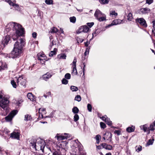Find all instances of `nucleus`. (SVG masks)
I'll return each mask as SVG.
<instances>
[{
    "instance_id": "14",
    "label": "nucleus",
    "mask_w": 155,
    "mask_h": 155,
    "mask_svg": "<svg viewBox=\"0 0 155 155\" xmlns=\"http://www.w3.org/2000/svg\"><path fill=\"white\" fill-rule=\"evenodd\" d=\"M122 22V20L120 19H116L114 20L110 25H108V27H110L113 25L120 24Z\"/></svg>"
},
{
    "instance_id": "7",
    "label": "nucleus",
    "mask_w": 155,
    "mask_h": 155,
    "mask_svg": "<svg viewBox=\"0 0 155 155\" xmlns=\"http://www.w3.org/2000/svg\"><path fill=\"white\" fill-rule=\"evenodd\" d=\"M26 82L25 78L22 76H19L17 80V83L18 85L25 86Z\"/></svg>"
},
{
    "instance_id": "44",
    "label": "nucleus",
    "mask_w": 155,
    "mask_h": 155,
    "mask_svg": "<svg viewBox=\"0 0 155 155\" xmlns=\"http://www.w3.org/2000/svg\"><path fill=\"white\" fill-rule=\"evenodd\" d=\"M79 119V116L77 114H75L74 115V121L75 122H76Z\"/></svg>"
},
{
    "instance_id": "17",
    "label": "nucleus",
    "mask_w": 155,
    "mask_h": 155,
    "mask_svg": "<svg viewBox=\"0 0 155 155\" xmlns=\"http://www.w3.org/2000/svg\"><path fill=\"white\" fill-rule=\"evenodd\" d=\"M101 145L103 148L106 150H111L112 149V147L111 146L107 145L105 143H102Z\"/></svg>"
},
{
    "instance_id": "22",
    "label": "nucleus",
    "mask_w": 155,
    "mask_h": 155,
    "mask_svg": "<svg viewBox=\"0 0 155 155\" xmlns=\"http://www.w3.org/2000/svg\"><path fill=\"white\" fill-rule=\"evenodd\" d=\"M66 55L64 54H61L57 55V58L58 59H65L66 58Z\"/></svg>"
},
{
    "instance_id": "8",
    "label": "nucleus",
    "mask_w": 155,
    "mask_h": 155,
    "mask_svg": "<svg viewBox=\"0 0 155 155\" xmlns=\"http://www.w3.org/2000/svg\"><path fill=\"white\" fill-rule=\"evenodd\" d=\"M10 40V36L8 35H7L3 38L2 41V45L3 46L2 49L5 47V45H7Z\"/></svg>"
},
{
    "instance_id": "30",
    "label": "nucleus",
    "mask_w": 155,
    "mask_h": 155,
    "mask_svg": "<svg viewBox=\"0 0 155 155\" xmlns=\"http://www.w3.org/2000/svg\"><path fill=\"white\" fill-rule=\"evenodd\" d=\"M127 19L129 21H131L132 19L133 18L132 14L130 12L127 16Z\"/></svg>"
},
{
    "instance_id": "36",
    "label": "nucleus",
    "mask_w": 155,
    "mask_h": 155,
    "mask_svg": "<svg viewBox=\"0 0 155 155\" xmlns=\"http://www.w3.org/2000/svg\"><path fill=\"white\" fill-rule=\"evenodd\" d=\"M83 28L84 29V32H87L89 30V28L86 25L83 26Z\"/></svg>"
},
{
    "instance_id": "43",
    "label": "nucleus",
    "mask_w": 155,
    "mask_h": 155,
    "mask_svg": "<svg viewBox=\"0 0 155 155\" xmlns=\"http://www.w3.org/2000/svg\"><path fill=\"white\" fill-rule=\"evenodd\" d=\"M71 77V75L69 73L66 74L64 76L65 78L68 79H70Z\"/></svg>"
},
{
    "instance_id": "39",
    "label": "nucleus",
    "mask_w": 155,
    "mask_h": 155,
    "mask_svg": "<svg viewBox=\"0 0 155 155\" xmlns=\"http://www.w3.org/2000/svg\"><path fill=\"white\" fill-rule=\"evenodd\" d=\"M76 62L77 60L75 58L73 60V62L72 63V68H76Z\"/></svg>"
},
{
    "instance_id": "62",
    "label": "nucleus",
    "mask_w": 155,
    "mask_h": 155,
    "mask_svg": "<svg viewBox=\"0 0 155 155\" xmlns=\"http://www.w3.org/2000/svg\"><path fill=\"white\" fill-rule=\"evenodd\" d=\"M60 31H61V33L62 34H64V32L63 29L62 28H60Z\"/></svg>"
},
{
    "instance_id": "4",
    "label": "nucleus",
    "mask_w": 155,
    "mask_h": 155,
    "mask_svg": "<svg viewBox=\"0 0 155 155\" xmlns=\"http://www.w3.org/2000/svg\"><path fill=\"white\" fill-rule=\"evenodd\" d=\"M95 17L100 21H103L106 20V15L102 13L99 9H97L94 14Z\"/></svg>"
},
{
    "instance_id": "21",
    "label": "nucleus",
    "mask_w": 155,
    "mask_h": 155,
    "mask_svg": "<svg viewBox=\"0 0 155 155\" xmlns=\"http://www.w3.org/2000/svg\"><path fill=\"white\" fill-rule=\"evenodd\" d=\"M58 49L57 48H54L53 51H52L49 53V55L50 57H52L54 55H56L57 51Z\"/></svg>"
},
{
    "instance_id": "55",
    "label": "nucleus",
    "mask_w": 155,
    "mask_h": 155,
    "mask_svg": "<svg viewBox=\"0 0 155 155\" xmlns=\"http://www.w3.org/2000/svg\"><path fill=\"white\" fill-rule=\"evenodd\" d=\"M32 37L34 38H36L37 35V33L35 32H34L32 33Z\"/></svg>"
},
{
    "instance_id": "61",
    "label": "nucleus",
    "mask_w": 155,
    "mask_h": 155,
    "mask_svg": "<svg viewBox=\"0 0 155 155\" xmlns=\"http://www.w3.org/2000/svg\"><path fill=\"white\" fill-rule=\"evenodd\" d=\"M89 44V43H88L87 41L84 42L85 45L86 47L88 46Z\"/></svg>"
},
{
    "instance_id": "13",
    "label": "nucleus",
    "mask_w": 155,
    "mask_h": 155,
    "mask_svg": "<svg viewBox=\"0 0 155 155\" xmlns=\"http://www.w3.org/2000/svg\"><path fill=\"white\" fill-rule=\"evenodd\" d=\"M39 116L43 118L44 117V115L46 114L45 108H40L39 110Z\"/></svg>"
},
{
    "instance_id": "2",
    "label": "nucleus",
    "mask_w": 155,
    "mask_h": 155,
    "mask_svg": "<svg viewBox=\"0 0 155 155\" xmlns=\"http://www.w3.org/2000/svg\"><path fill=\"white\" fill-rule=\"evenodd\" d=\"M30 146H32L36 150L37 149L38 150H41L44 153L45 143L43 140L41 139H38L36 140L32 139L31 140Z\"/></svg>"
},
{
    "instance_id": "33",
    "label": "nucleus",
    "mask_w": 155,
    "mask_h": 155,
    "mask_svg": "<svg viewBox=\"0 0 155 155\" xmlns=\"http://www.w3.org/2000/svg\"><path fill=\"white\" fill-rule=\"evenodd\" d=\"M83 28V26L80 27L79 28V29L77 30V32H76L77 33V34H79L82 32H84V29Z\"/></svg>"
},
{
    "instance_id": "50",
    "label": "nucleus",
    "mask_w": 155,
    "mask_h": 155,
    "mask_svg": "<svg viewBox=\"0 0 155 155\" xmlns=\"http://www.w3.org/2000/svg\"><path fill=\"white\" fill-rule=\"evenodd\" d=\"M96 138L97 141V143H98L99 141L101 138V136L99 135H97L96 136Z\"/></svg>"
},
{
    "instance_id": "3",
    "label": "nucleus",
    "mask_w": 155,
    "mask_h": 155,
    "mask_svg": "<svg viewBox=\"0 0 155 155\" xmlns=\"http://www.w3.org/2000/svg\"><path fill=\"white\" fill-rule=\"evenodd\" d=\"M8 103L9 101L7 98L5 97L2 91H0V106L5 111L6 114L9 111Z\"/></svg>"
},
{
    "instance_id": "64",
    "label": "nucleus",
    "mask_w": 155,
    "mask_h": 155,
    "mask_svg": "<svg viewBox=\"0 0 155 155\" xmlns=\"http://www.w3.org/2000/svg\"><path fill=\"white\" fill-rule=\"evenodd\" d=\"M152 32L153 34H155L154 36H155V30H154V29H153Z\"/></svg>"
},
{
    "instance_id": "38",
    "label": "nucleus",
    "mask_w": 155,
    "mask_h": 155,
    "mask_svg": "<svg viewBox=\"0 0 155 155\" xmlns=\"http://www.w3.org/2000/svg\"><path fill=\"white\" fill-rule=\"evenodd\" d=\"M70 20L71 22L74 23L76 20V18L74 16L72 17H71L70 18Z\"/></svg>"
},
{
    "instance_id": "35",
    "label": "nucleus",
    "mask_w": 155,
    "mask_h": 155,
    "mask_svg": "<svg viewBox=\"0 0 155 155\" xmlns=\"http://www.w3.org/2000/svg\"><path fill=\"white\" fill-rule=\"evenodd\" d=\"M71 89L72 91H76L78 90V88L77 87L72 86L71 87Z\"/></svg>"
},
{
    "instance_id": "16",
    "label": "nucleus",
    "mask_w": 155,
    "mask_h": 155,
    "mask_svg": "<svg viewBox=\"0 0 155 155\" xmlns=\"http://www.w3.org/2000/svg\"><path fill=\"white\" fill-rule=\"evenodd\" d=\"M137 21L141 25H143L145 27L147 26V24L146 23V21L143 18H139L137 19Z\"/></svg>"
},
{
    "instance_id": "57",
    "label": "nucleus",
    "mask_w": 155,
    "mask_h": 155,
    "mask_svg": "<svg viewBox=\"0 0 155 155\" xmlns=\"http://www.w3.org/2000/svg\"><path fill=\"white\" fill-rule=\"evenodd\" d=\"M150 129L149 130H150L153 131L154 130V128L153 127V125H152V124H151L150 125Z\"/></svg>"
},
{
    "instance_id": "11",
    "label": "nucleus",
    "mask_w": 155,
    "mask_h": 155,
    "mask_svg": "<svg viewBox=\"0 0 155 155\" xmlns=\"http://www.w3.org/2000/svg\"><path fill=\"white\" fill-rule=\"evenodd\" d=\"M10 137L16 139L17 140H19V133L18 132H13L11 134Z\"/></svg>"
},
{
    "instance_id": "28",
    "label": "nucleus",
    "mask_w": 155,
    "mask_h": 155,
    "mask_svg": "<svg viewBox=\"0 0 155 155\" xmlns=\"http://www.w3.org/2000/svg\"><path fill=\"white\" fill-rule=\"evenodd\" d=\"M140 127L141 129H143L144 132H146L147 130L148 126L147 124H145L143 125H141Z\"/></svg>"
},
{
    "instance_id": "46",
    "label": "nucleus",
    "mask_w": 155,
    "mask_h": 155,
    "mask_svg": "<svg viewBox=\"0 0 155 155\" xmlns=\"http://www.w3.org/2000/svg\"><path fill=\"white\" fill-rule=\"evenodd\" d=\"M68 82V81L65 78H63L62 80V83L63 84H67Z\"/></svg>"
},
{
    "instance_id": "56",
    "label": "nucleus",
    "mask_w": 155,
    "mask_h": 155,
    "mask_svg": "<svg viewBox=\"0 0 155 155\" xmlns=\"http://www.w3.org/2000/svg\"><path fill=\"white\" fill-rule=\"evenodd\" d=\"M114 133L117 134V135H119L120 134V131L118 130H115L114 132Z\"/></svg>"
},
{
    "instance_id": "12",
    "label": "nucleus",
    "mask_w": 155,
    "mask_h": 155,
    "mask_svg": "<svg viewBox=\"0 0 155 155\" xmlns=\"http://www.w3.org/2000/svg\"><path fill=\"white\" fill-rule=\"evenodd\" d=\"M102 120L104 121L107 125L110 126L112 124V122L110 121V119L108 118L106 115H104L102 117H100Z\"/></svg>"
},
{
    "instance_id": "59",
    "label": "nucleus",
    "mask_w": 155,
    "mask_h": 155,
    "mask_svg": "<svg viewBox=\"0 0 155 155\" xmlns=\"http://www.w3.org/2000/svg\"><path fill=\"white\" fill-rule=\"evenodd\" d=\"M153 28L155 30V20L153 21Z\"/></svg>"
},
{
    "instance_id": "63",
    "label": "nucleus",
    "mask_w": 155,
    "mask_h": 155,
    "mask_svg": "<svg viewBox=\"0 0 155 155\" xmlns=\"http://www.w3.org/2000/svg\"><path fill=\"white\" fill-rule=\"evenodd\" d=\"M85 68H83V75H84V71H85Z\"/></svg>"
},
{
    "instance_id": "27",
    "label": "nucleus",
    "mask_w": 155,
    "mask_h": 155,
    "mask_svg": "<svg viewBox=\"0 0 155 155\" xmlns=\"http://www.w3.org/2000/svg\"><path fill=\"white\" fill-rule=\"evenodd\" d=\"M50 39L51 41V38ZM51 41V42L50 45V47L52 48L53 46L56 44L57 40L56 39H53L52 41Z\"/></svg>"
},
{
    "instance_id": "45",
    "label": "nucleus",
    "mask_w": 155,
    "mask_h": 155,
    "mask_svg": "<svg viewBox=\"0 0 155 155\" xmlns=\"http://www.w3.org/2000/svg\"><path fill=\"white\" fill-rule=\"evenodd\" d=\"M11 84L12 85V86L15 88H16L17 87V85L16 84V83L14 81L12 80L11 81Z\"/></svg>"
},
{
    "instance_id": "47",
    "label": "nucleus",
    "mask_w": 155,
    "mask_h": 155,
    "mask_svg": "<svg viewBox=\"0 0 155 155\" xmlns=\"http://www.w3.org/2000/svg\"><path fill=\"white\" fill-rule=\"evenodd\" d=\"M100 125L101 126V128L104 129V128H105L106 127L105 124L103 122H100Z\"/></svg>"
},
{
    "instance_id": "54",
    "label": "nucleus",
    "mask_w": 155,
    "mask_h": 155,
    "mask_svg": "<svg viewBox=\"0 0 155 155\" xmlns=\"http://www.w3.org/2000/svg\"><path fill=\"white\" fill-rule=\"evenodd\" d=\"M89 49H88V48H87L86 50L84 53L85 56H86L88 54L89 52Z\"/></svg>"
},
{
    "instance_id": "60",
    "label": "nucleus",
    "mask_w": 155,
    "mask_h": 155,
    "mask_svg": "<svg viewBox=\"0 0 155 155\" xmlns=\"http://www.w3.org/2000/svg\"><path fill=\"white\" fill-rule=\"evenodd\" d=\"M5 1L6 2H8L9 3V5H10V4H11L10 3V2H13L10 0H5Z\"/></svg>"
},
{
    "instance_id": "26",
    "label": "nucleus",
    "mask_w": 155,
    "mask_h": 155,
    "mask_svg": "<svg viewBox=\"0 0 155 155\" xmlns=\"http://www.w3.org/2000/svg\"><path fill=\"white\" fill-rule=\"evenodd\" d=\"M154 141V139L153 138L151 139H149L147 142V143L146 144L145 146L146 147H147L150 145H152L153 142Z\"/></svg>"
},
{
    "instance_id": "1",
    "label": "nucleus",
    "mask_w": 155,
    "mask_h": 155,
    "mask_svg": "<svg viewBox=\"0 0 155 155\" xmlns=\"http://www.w3.org/2000/svg\"><path fill=\"white\" fill-rule=\"evenodd\" d=\"M12 29L15 32V34L12 35V38L14 40L16 41L11 53L12 58H15L18 57L21 55L23 48L25 44V39L20 37L24 34L25 31L24 28L22 27L21 25L13 22L8 24L6 26V30L9 31Z\"/></svg>"
},
{
    "instance_id": "52",
    "label": "nucleus",
    "mask_w": 155,
    "mask_h": 155,
    "mask_svg": "<svg viewBox=\"0 0 155 155\" xmlns=\"http://www.w3.org/2000/svg\"><path fill=\"white\" fill-rule=\"evenodd\" d=\"M94 22L88 23H87V25L90 27H91L94 25Z\"/></svg>"
},
{
    "instance_id": "53",
    "label": "nucleus",
    "mask_w": 155,
    "mask_h": 155,
    "mask_svg": "<svg viewBox=\"0 0 155 155\" xmlns=\"http://www.w3.org/2000/svg\"><path fill=\"white\" fill-rule=\"evenodd\" d=\"M84 41V39L82 38H78L77 39V41L78 42H82Z\"/></svg>"
},
{
    "instance_id": "6",
    "label": "nucleus",
    "mask_w": 155,
    "mask_h": 155,
    "mask_svg": "<svg viewBox=\"0 0 155 155\" xmlns=\"http://www.w3.org/2000/svg\"><path fill=\"white\" fill-rule=\"evenodd\" d=\"M18 112V110H16L12 111L10 114L5 118V120L7 122L11 121L14 117L17 114Z\"/></svg>"
},
{
    "instance_id": "9",
    "label": "nucleus",
    "mask_w": 155,
    "mask_h": 155,
    "mask_svg": "<svg viewBox=\"0 0 155 155\" xmlns=\"http://www.w3.org/2000/svg\"><path fill=\"white\" fill-rule=\"evenodd\" d=\"M112 136V135L108 131H106L104 135L103 139L104 140H108L109 141H111Z\"/></svg>"
},
{
    "instance_id": "34",
    "label": "nucleus",
    "mask_w": 155,
    "mask_h": 155,
    "mask_svg": "<svg viewBox=\"0 0 155 155\" xmlns=\"http://www.w3.org/2000/svg\"><path fill=\"white\" fill-rule=\"evenodd\" d=\"M79 109L77 107H74L72 109V112L74 114L78 113L79 112Z\"/></svg>"
},
{
    "instance_id": "58",
    "label": "nucleus",
    "mask_w": 155,
    "mask_h": 155,
    "mask_svg": "<svg viewBox=\"0 0 155 155\" xmlns=\"http://www.w3.org/2000/svg\"><path fill=\"white\" fill-rule=\"evenodd\" d=\"M52 155H61L57 152H55L53 153Z\"/></svg>"
},
{
    "instance_id": "31",
    "label": "nucleus",
    "mask_w": 155,
    "mask_h": 155,
    "mask_svg": "<svg viewBox=\"0 0 155 155\" xmlns=\"http://www.w3.org/2000/svg\"><path fill=\"white\" fill-rule=\"evenodd\" d=\"M58 31V29L55 27H53L51 28L50 32L51 33H56Z\"/></svg>"
},
{
    "instance_id": "20",
    "label": "nucleus",
    "mask_w": 155,
    "mask_h": 155,
    "mask_svg": "<svg viewBox=\"0 0 155 155\" xmlns=\"http://www.w3.org/2000/svg\"><path fill=\"white\" fill-rule=\"evenodd\" d=\"M7 67L6 64L2 61L0 62V71L2 69H4Z\"/></svg>"
},
{
    "instance_id": "5",
    "label": "nucleus",
    "mask_w": 155,
    "mask_h": 155,
    "mask_svg": "<svg viewBox=\"0 0 155 155\" xmlns=\"http://www.w3.org/2000/svg\"><path fill=\"white\" fill-rule=\"evenodd\" d=\"M37 56L38 60L40 61V63L42 64H45V61L47 60V57L45 55L42 53H38Z\"/></svg>"
},
{
    "instance_id": "23",
    "label": "nucleus",
    "mask_w": 155,
    "mask_h": 155,
    "mask_svg": "<svg viewBox=\"0 0 155 155\" xmlns=\"http://www.w3.org/2000/svg\"><path fill=\"white\" fill-rule=\"evenodd\" d=\"M110 15L112 17H116L117 15V13L115 11H111L110 12Z\"/></svg>"
},
{
    "instance_id": "29",
    "label": "nucleus",
    "mask_w": 155,
    "mask_h": 155,
    "mask_svg": "<svg viewBox=\"0 0 155 155\" xmlns=\"http://www.w3.org/2000/svg\"><path fill=\"white\" fill-rule=\"evenodd\" d=\"M10 3L11 4H10V5L11 6H12L15 8L16 10H18V9L19 8V6L18 4H16L14 3L13 2H11Z\"/></svg>"
},
{
    "instance_id": "19",
    "label": "nucleus",
    "mask_w": 155,
    "mask_h": 155,
    "mask_svg": "<svg viewBox=\"0 0 155 155\" xmlns=\"http://www.w3.org/2000/svg\"><path fill=\"white\" fill-rule=\"evenodd\" d=\"M27 97L31 101H35V97L33 94L31 93H29L27 94Z\"/></svg>"
},
{
    "instance_id": "51",
    "label": "nucleus",
    "mask_w": 155,
    "mask_h": 155,
    "mask_svg": "<svg viewBox=\"0 0 155 155\" xmlns=\"http://www.w3.org/2000/svg\"><path fill=\"white\" fill-rule=\"evenodd\" d=\"M23 101L21 99H19L16 101V103L19 106V104L22 102Z\"/></svg>"
},
{
    "instance_id": "41",
    "label": "nucleus",
    "mask_w": 155,
    "mask_h": 155,
    "mask_svg": "<svg viewBox=\"0 0 155 155\" xmlns=\"http://www.w3.org/2000/svg\"><path fill=\"white\" fill-rule=\"evenodd\" d=\"M53 0H45V2L48 5H51L53 4Z\"/></svg>"
},
{
    "instance_id": "15",
    "label": "nucleus",
    "mask_w": 155,
    "mask_h": 155,
    "mask_svg": "<svg viewBox=\"0 0 155 155\" xmlns=\"http://www.w3.org/2000/svg\"><path fill=\"white\" fill-rule=\"evenodd\" d=\"M150 11V9L148 8H142L140 10V12L143 14H147Z\"/></svg>"
},
{
    "instance_id": "18",
    "label": "nucleus",
    "mask_w": 155,
    "mask_h": 155,
    "mask_svg": "<svg viewBox=\"0 0 155 155\" xmlns=\"http://www.w3.org/2000/svg\"><path fill=\"white\" fill-rule=\"evenodd\" d=\"M51 76L52 75H51L50 73L48 72L43 75L42 76V78L44 80L47 81Z\"/></svg>"
},
{
    "instance_id": "40",
    "label": "nucleus",
    "mask_w": 155,
    "mask_h": 155,
    "mask_svg": "<svg viewBox=\"0 0 155 155\" xmlns=\"http://www.w3.org/2000/svg\"><path fill=\"white\" fill-rule=\"evenodd\" d=\"M74 100L75 101L79 102L81 100V97L80 96L77 95L75 97Z\"/></svg>"
},
{
    "instance_id": "37",
    "label": "nucleus",
    "mask_w": 155,
    "mask_h": 155,
    "mask_svg": "<svg viewBox=\"0 0 155 155\" xmlns=\"http://www.w3.org/2000/svg\"><path fill=\"white\" fill-rule=\"evenodd\" d=\"M136 151L137 152H139L142 150V147L140 146H137L136 147Z\"/></svg>"
},
{
    "instance_id": "25",
    "label": "nucleus",
    "mask_w": 155,
    "mask_h": 155,
    "mask_svg": "<svg viewBox=\"0 0 155 155\" xmlns=\"http://www.w3.org/2000/svg\"><path fill=\"white\" fill-rule=\"evenodd\" d=\"M32 119V117L31 116L28 114H26L25 115L24 120L26 121L28 120H31Z\"/></svg>"
},
{
    "instance_id": "32",
    "label": "nucleus",
    "mask_w": 155,
    "mask_h": 155,
    "mask_svg": "<svg viewBox=\"0 0 155 155\" xmlns=\"http://www.w3.org/2000/svg\"><path fill=\"white\" fill-rule=\"evenodd\" d=\"M73 70L72 71L71 74L73 75H77L78 74V72L76 68H72Z\"/></svg>"
},
{
    "instance_id": "10",
    "label": "nucleus",
    "mask_w": 155,
    "mask_h": 155,
    "mask_svg": "<svg viewBox=\"0 0 155 155\" xmlns=\"http://www.w3.org/2000/svg\"><path fill=\"white\" fill-rule=\"evenodd\" d=\"M64 135L65 136H64L63 134L60 135L59 134H57L55 137H57V139L58 140H61L65 139H67L68 137V136H66V135H68L67 134L64 133Z\"/></svg>"
},
{
    "instance_id": "48",
    "label": "nucleus",
    "mask_w": 155,
    "mask_h": 155,
    "mask_svg": "<svg viewBox=\"0 0 155 155\" xmlns=\"http://www.w3.org/2000/svg\"><path fill=\"white\" fill-rule=\"evenodd\" d=\"M87 109L89 112H91L92 110V107L90 104H88L87 105Z\"/></svg>"
},
{
    "instance_id": "42",
    "label": "nucleus",
    "mask_w": 155,
    "mask_h": 155,
    "mask_svg": "<svg viewBox=\"0 0 155 155\" xmlns=\"http://www.w3.org/2000/svg\"><path fill=\"white\" fill-rule=\"evenodd\" d=\"M99 1L100 3L103 4H107L109 2V0H99Z\"/></svg>"
},
{
    "instance_id": "49",
    "label": "nucleus",
    "mask_w": 155,
    "mask_h": 155,
    "mask_svg": "<svg viewBox=\"0 0 155 155\" xmlns=\"http://www.w3.org/2000/svg\"><path fill=\"white\" fill-rule=\"evenodd\" d=\"M146 3L150 5L153 2V0H146Z\"/></svg>"
},
{
    "instance_id": "24",
    "label": "nucleus",
    "mask_w": 155,
    "mask_h": 155,
    "mask_svg": "<svg viewBox=\"0 0 155 155\" xmlns=\"http://www.w3.org/2000/svg\"><path fill=\"white\" fill-rule=\"evenodd\" d=\"M135 127L132 126L131 127H129L126 129V130L128 132H131L134 131Z\"/></svg>"
}]
</instances>
